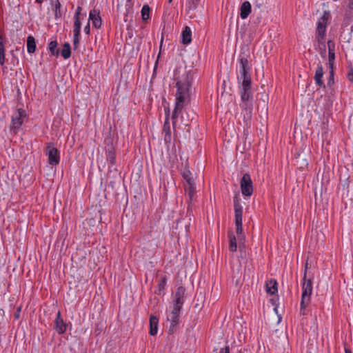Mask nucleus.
I'll use <instances>...</instances> for the list:
<instances>
[{
	"label": "nucleus",
	"mask_w": 353,
	"mask_h": 353,
	"mask_svg": "<svg viewBox=\"0 0 353 353\" xmlns=\"http://www.w3.org/2000/svg\"><path fill=\"white\" fill-rule=\"evenodd\" d=\"M278 301H279L278 296L273 297L270 299V302H271L272 305L274 307V310L275 311L276 313H277V307L279 305Z\"/></svg>",
	"instance_id": "obj_39"
},
{
	"label": "nucleus",
	"mask_w": 353,
	"mask_h": 353,
	"mask_svg": "<svg viewBox=\"0 0 353 353\" xmlns=\"http://www.w3.org/2000/svg\"><path fill=\"white\" fill-rule=\"evenodd\" d=\"M183 178L185 180L188 185H191L192 182H194V179L192 177V174L190 171V170L185 168L181 172Z\"/></svg>",
	"instance_id": "obj_26"
},
{
	"label": "nucleus",
	"mask_w": 353,
	"mask_h": 353,
	"mask_svg": "<svg viewBox=\"0 0 353 353\" xmlns=\"http://www.w3.org/2000/svg\"><path fill=\"white\" fill-rule=\"evenodd\" d=\"M165 120L163 128V133H164V134H167V132L168 134L171 133L170 125V122H169V117L170 116V112H165Z\"/></svg>",
	"instance_id": "obj_28"
},
{
	"label": "nucleus",
	"mask_w": 353,
	"mask_h": 353,
	"mask_svg": "<svg viewBox=\"0 0 353 353\" xmlns=\"http://www.w3.org/2000/svg\"><path fill=\"white\" fill-rule=\"evenodd\" d=\"M158 326H159V319L156 316L151 314L150 316V330H149V334L151 336H155L157 334Z\"/></svg>",
	"instance_id": "obj_15"
},
{
	"label": "nucleus",
	"mask_w": 353,
	"mask_h": 353,
	"mask_svg": "<svg viewBox=\"0 0 353 353\" xmlns=\"http://www.w3.org/2000/svg\"><path fill=\"white\" fill-rule=\"evenodd\" d=\"M239 63V75L237 77V79L239 83L241 101L243 103L242 108L248 109L250 108L248 103L252 99L250 68L245 57L240 58Z\"/></svg>",
	"instance_id": "obj_2"
},
{
	"label": "nucleus",
	"mask_w": 353,
	"mask_h": 353,
	"mask_svg": "<svg viewBox=\"0 0 353 353\" xmlns=\"http://www.w3.org/2000/svg\"><path fill=\"white\" fill-rule=\"evenodd\" d=\"M310 303V298H307L304 296H301V304H300V312L302 315H305V310L307 305Z\"/></svg>",
	"instance_id": "obj_25"
},
{
	"label": "nucleus",
	"mask_w": 353,
	"mask_h": 353,
	"mask_svg": "<svg viewBox=\"0 0 353 353\" xmlns=\"http://www.w3.org/2000/svg\"><path fill=\"white\" fill-rule=\"evenodd\" d=\"M106 160L110 164L109 170L111 166L116 163V152L114 148H105Z\"/></svg>",
	"instance_id": "obj_14"
},
{
	"label": "nucleus",
	"mask_w": 353,
	"mask_h": 353,
	"mask_svg": "<svg viewBox=\"0 0 353 353\" xmlns=\"http://www.w3.org/2000/svg\"><path fill=\"white\" fill-rule=\"evenodd\" d=\"M330 17V14L327 11H325L323 14L320 17L317 23L316 30V40L318 42V48L323 57H325L326 52V45L325 43V36L327 21Z\"/></svg>",
	"instance_id": "obj_3"
},
{
	"label": "nucleus",
	"mask_w": 353,
	"mask_h": 353,
	"mask_svg": "<svg viewBox=\"0 0 353 353\" xmlns=\"http://www.w3.org/2000/svg\"><path fill=\"white\" fill-rule=\"evenodd\" d=\"M21 311V307H18L17 308L16 311L14 312V316L16 319H18L20 318Z\"/></svg>",
	"instance_id": "obj_46"
},
{
	"label": "nucleus",
	"mask_w": 353,
	"mask_h": 353,
	"mask_svg": "<svg viewBox=\"0 0 353 353\" xmlns=\"http://www.w3.org/2000/svg\"><path fill=\"white\" fill-rule=\"evenodd\" d=\"M180 313V311L172 310L168 315L167 319L170 323L168 330L169 334H174L179 329Z\"/></svg>",
	"instance_id": "obj_6"
},
{
	"label": "nucleus",
	"mask_w": 353,
	"mask_h": 353,
	"mask_svg": "<svg viewBox=\"0 0 353 353\" xmlns=\"http://www.w3.org/2000/svg\"><path fill=\"white\" fill-rule=\"evenodd\" d=\"M27 50L29 53H33L36 50L35 39L32 36H28L27 38Z\"/></svg>",
	"instance_id": "obj_24"
},
{
	"label": "nucleus",
	"mask_w": 353,
	"mask_h": 353,
	"mask_svg": "<svg viewBox=\"0 0 353 353\" xmlns=\"http://www.w3.org/2000/svg\"><path fill=\"white\" fill-rule=\"evenodd\" d=\"M324 72L323 68L321 65H318L315 75H314V81L317 85H319L321 88H325V85L322 80V78L323 77Z\"/></svg>",
	"instance_id": "obj_13"
},
{
	"label": "nucleus",
	"mask_w": 353,
	"mask_h": 353,
	"mask_svg": "<svg viewBox=\"0 0 353 353\" xmlns=\"http://www.w3.org/2000/svg\"><path fill=\"white\" fill-rule=\"evenodd\" d=\"M335 60V52L328 51V65L330 69H333L334 63Z\"/></svg>",
	"instance_id": "obj_35"
},
{
	"label": "nucleus",
	"mask_w": 353,
	"mask_h": 353,
	"mask_svg": "<svg viewBox=\"0 0 353 353\" xmlns=\"http://www.w3.org/2000/svg\"><path fill=\"white\" fill-rule=\"evenodd\" d=\"M183 303L184 298H174L172 310L181 312Z\"/></svg>",
	"instance_id": "obj_30"
},
{
	"label": "nucleus",
	"mask_w": 353,
	"mask_h": 353,
	"mask_svg": "<svg viewBox=\"0 0 353 353\" xmlns=\"http://www.w3.org/2000/svg\"><path fill=\"white\" fill-rule=\"evenodd\" d=\"M81 23L80 19H74V34H80L81 32Z\"/></svg>",
	"instance_id": "obj_34"
},
{
	"label": "nucleus",
	"mask_w": 353,
	"mask_h": 353,
	"mask_svg": "<svg viewBox=\"0 0 353 353\" xmlns=\"http://www.w3.org/2000/svg\"><path fill=\"white\" fill-rule=\"evenodd\" d=\"M50 3L54 7L55 19L61 18L62 16V13L61 11V5L59 2V0H54Z\"/></svg>",
	"instance_id": "obj_23"
},
{
	"label": "nucleus",
	"mask_w": 353,
	"mask_h": 353,
	"mask_svg": "<svg viewBox=\"0 0 353 353\" xmlns=\"http://www.w3.org/2000/svg\"><path fill=\"white\" fill-rule=\"evenodd\" d=\"M262 97H263V99H261V100L259 101L258 108H261L262 110H268V107L265 104V100L268 99V96L267 94H264Z\"/></svg>",
	"instance_id": "obj_36"
},
{
	"label": "nucleus",
	"mask_w": 353,
	"mask_h": 353,
	"mask_svg": "<svg viewBox=\"0 0 353 353\" xmlns=\"http://www.w3.org/2000/svg\"><path fill=\"white\" fill-rule=\"evenodd\" d=\"M89 20H91L92 25L96 28H99L101 26V19L99 16V11L97 10H92L89 14Z\"/></svg>",
	"instance_id": "obj_12"
},
{
	"label": "nucleus",
	"mask_w": 353,
	"mask_h": 353,
	"mask_svg": "<svg viewBox=\"0 0 353 353\" xmlns=\"http://www.w3.org/2000/svg\"><path fill=\"white\" fill-rule=\"evenodd\" d=\"M171 141H172V135H171V133L168 134L167 132V134H164V142L166 143V144H169L171 143Z\"/></svg>",
	"instance_id": "obj_44"
},
{
	"label": "nucleus",
	"mask_w": 353,
	"mask_h": 353,
	"mask_svg": "<svg viewBox=\"0 0 353 353\" xmlns=\"http://www.w3.org/2000/svg\"><path fill=\"white\" fill-rule=\"evenodd\" d=\"M81 10H82L81 7H80V6L77 7L76 12H75V14H74V19H80V14H81Z\"/></svg>",
	"instance_id": "obj_47"
},
{
	"label": "nucleus",
	"mask_w": 353,
	"mask_h": 353,
	"mask_svg": "<svg viewBox=\"0 0 353 353\" xmlns=\"http://www.w3.org/2000/svg\"><path fill=\"white\" fill-rule=\"evenodd\" d=\"M327 48H328V51L334 52L335 44L332 40H329L327 41Z\"/></svg>",
	"instance_id": "obj_43"
},
{
	"label": "nucleus",
	"mask_w": 353,
	"mask_h": 353,
	"mask_svg": "<svg viewBox=\"0 0 353 353\" xmlns=\"http://www.w3.org/2000/svg\"><path fill=\"white\" fill-rule=\"evenodd\" d=\"M251 112H245V114H243V117L244 122L246 123V125H248V122H250L251 120V117H252Z\"/></svg>",
	"instance_id": "obj_40"
},
{
	"label": "nucleus",
	"mask_w": 353,
	"mask_h": 353,
	"mask_svg": "<svg viewBox=\"0 0 353 353\" xmlns=\"http://www.w3.org/2000/svg\"><path fill=\"white\" fill-rule=\"evenodd\" d=\"M347 77L348 80L350 82H353V68H349Z\"/></svg>",
	"instance_id": "obj_45"
},
{
	"label": "nucleus",
	"mask_w": 353,
	"mask_h": 353,
	"mask_svg": "<svg viewBox=\"0 0 353 353\" xmlns=\"http://www.w3.org/2000/svg\"><path fill=\"white\" fill-rule=\"evenodd\" d=\"M182 43L185 45L189 44L192 41V31L190 27L185 26L182 32Z\"/></svg>",
	"instance_id": "obj_20"
},
{
	"label": "nucleus",
	"mask_w": 353,
	"mask_h": 353,
	"mask_svg": "<svg viewBox=\"0 0 353 353\" xmlns=\"http://www.w3.org/2000/svg\"><path fill=\"white\" fill-rule=\"evenodd\" d=\"M131 0H128V1H130Z\"/></svg>",
	"instance_id": "obj_56"
},
{
	"label": "nucleus",
	"mask_w": 353,
	"mask_h": 353,
	"mask_svg": "<svg viewBox=\"0 0 353 353\" xmlns=\"http://www.w3.org/2000/svg\"><path fill=\"white\" fill-rule=\"evenodd\" d=\"M79 36H80V34H74L73 45H74V48L75 49L77 48L78 45L79 43Z\"/></svg>",
	"instance_id": "obj_42"
},
{
	"label": "nucleus",
	"mask_w": 353,
	"mask_h": 353,
	"mask_svg": "<svg viewBox=\"0 0 353 353\" xmlns=\"http://www.w3.org/2000/svg\"><path fill=\"white\" fill-rule=\"evenodd\" d=\"M347 6L350 10H353V0H348Z\"/></svg>",
	"instance_id": "obj_51"
},
{
	"label": "nucleus",
	"mask_w": 353,
	"mask_h": 353,
	"mask_svg": "<svg viewBox=\"0 0 353 353\" xmlns=\"http://www.w3.org/2000/svg\"><path fill=\"white\" fill-rule=\"evenodd\" d=\"M5 50V47H4V44H3V38L0 35V50Z\"/></svg>",
	"instance_id": "obj_50"
},
{
	"label": "nucleus",
	"mask_w": 353,
	"mask_h": 353,
	"mask_svg": "<svg viewBox=\"0 0 353 353\" xmlns=\"http://www.w3.org/2000/svg\"><path fill=\"white\" fill-rule=\"evenodd\" d=\"M334 70H333V69H330V77H329V79L327 81V85L328 87L331 88L334 85Z\"/></svg>",
	"instance_id": "obj_38"
},
{
	"label": "nucleus",
	"mask_w": 353,
	"mask_h": 353,
	"mask_svg": "<svg viewBox=\"0 0 353 353\" xmlns=\"http://www.w3.org/2000/svg\"><path fill=\"white\" fill-rule=\"evenodd\" d=\"M46 154L48 157V163L52 165H57L60 162L59 150L54 148L53 143H50L46 147Z\"/></svg>",
	"instance_id": "obj_8"
},
{
	"label": "nucleus",
	"mask_w": 353,
	"mask_h": 353,
	"mask_svg": "<svg viewBox=\"0 0 353 353\" xmlns=\"http://www.w3.org/2000/svg\"><path fill=\"white\" fill-rule=\"evenodd\" d=\"M37 3H41L43 0H35Z\"/></svg>",
	"instance_id": "obj_53"
},
{
	"label": "nucleus",
	"mask_w": 353,
	"mask_h": 353,
	"mask_svg": "<svg viewBox=\"0 0 353 353\" xmlns=\"http://www.w3.org/2000/svg\"><path fill=\"white\" fill-rule=\"evenodd\" d=\"M171 118L174 128H181L182 125L188 126L191 120L188 112H172Z\"/></svg>",
	"instance_id": "obj_5"
},
{
	"label": "nucleus",
	"mask_w": 353,
	"mask_h": 353,
	"mask_svg": "<svg viewBox=\"0 0 353 353\" xmlns=\"http://www.w3.org/2000/svg\"><path fill=\"white\" fill-rule=\"evenodd\" d=\"M68 327V324L64 322L61 317V312L59 311L56 315L54 320V330L59 334H63L65 332Z\"/></svg>",
	"instance_id": "obj_11"
},
{
	"label": "nucleus",
	"mask_w": 353,
	"mask_h": 353,
	"mask_svg": "<svg viewBox=\"0 0 353 353\" xmlns=\"http://www.w3.org/2000/svg\"><path fill=\"white\" fill-rule=\"evenodd\" d=\"M17 110H18V111L22 110V108H18Z\"/></svg>",
	"instance_id": "obj_54"
},
{
	"label": "nucleus",
	"mask_w": 353,
	"mask_h": 353,
	"mask_svg": "<svg viewBox=\"0 0 353 353\" xmlns=\"http://www.w3.org/2000/svg\"><path fill=\"white\" fill-rule=\"evenodd\" d=\"M168 278L165 275H161L158 281L157 285L155 290V294L158 295H163L164 290L166 285Z\"/></svg>",
	"instance_id": "obj_16"
},
{
	"label": "nucleus",
	"mask_w": 353,
	"mask_h": 353,
	"mask_svg": "<svg viewBox=\"0 0 353 353\" xmlns=\"http://www.w3.org/2000/svg\"><path fill=\"white\" fill-rule=\"evenodd\" d=\"M150 8L148 4L144 5L141 9V18L143 21H146L150 17Z\"/></svg>",
	"instance_id": "obj_31"
},
{
	"label": "nucleus",
	"mask_w": 353,
	"mask_h": 353,
	"mask_svg": "<svg viewBox=\"0 0 353 353\" xmlns=\"http://www.w3.org/2000/svg\"><path fill=\"white\" fill-rule=\"evenodd\" d=\"M277 282L275 279H270L266 283V292L270 294H274L278 291Z\"/></svg>",
	"instance_id": "obj_19"
},
{
	"label": "nucleus",
	"mask_w": 353,
	"mask_h": 353,
	"mask_svg": "<svg viewBox=\"0 0 353 353\" xmlns=\"http://www.w3.org/2000/svg\"><path fill=\"white\" fill-rule=\"evenodd\" d=\"M58 43L57 41H52L48 44V50H50L52 55L58 56L59 54V50L57 48Z\"/></svg>",
	"instance_id": "obj_27"
},
{
	"label": "nucleus",
	"mask_w": 353,
	"mask_h": 353,
	"mask_svg": "<svg viewBox=\"0 0 353 353\" xmlns=\"http://www.w3.org/2000/svg\"><path fill=\"white\" fill-rule=\"evenodd\" d=\"M219 353H230L229 346H225V347L221 348Z\"/></svg>",
	"instance_id": "obj_48"
},
{
	"label": "nucleus",
	"mask_w": 353,
	"mask_h": 353,
	"mask_svg": "<svg viewBox=\"0 0 353 353\" xmlns=\"http://www.w3.org/2000/svg\"><path fill=\"white\" fill-rule=\"evenodd\" d=\"M228 235V238H229V241H230L229 250L232 252H236L237 243H236V238L234 234L232 232H229Z\"/></svg>",
	"instance_id": "obj_21"
},
{
	"label": "nucleus",
	"mask_w": 353,
	"mask_h": 353,
	"mask_svg": "<svg viewBox=\"0 0 353 353\" xmlns=\"http://www.w3.org/2000/svg\"><path fill=\"white\" fill-rule=\"evenodd\" d=\"M345 353H352L351 350L349 348H345Z\"/></svg>",
	"instance_id": "obj_52"
},
{
	"label": "nucleus",
	"mask_w": 353,
	"mask_h": 353,
	"mask_svg": "<svg viewBox=\"0 0 353 353\" xmlns=\"http://www.w3.org/2000/svg\"><path fill=\"white\" fill-rule=\"evenodd\" d=\"M235 226H236V233L238 236V239L240 243L239 248L241 250V244H244L245 241V236L243 232V226H242V221L235 222Z\"/></svg>",
	"instance_id": "obj_17"
},
{
	"label": "nucleus",
	"mask_w": 353,
	"mask_h": 353,
	"mask_svg": "<svg viewBox=\"0 0 353 353\" xmlns=\"http://www.w3.org/2000/svg\"><path fill=\"white\" fill-rule=\"evenodd\" d=\"M114 132H112V128L110 127L109 131L108 132L105 139L104 143L106 145L105 148H114L113 146V141H114Z\"/></svg>",
	"instance_id": "obj_22"
},
{
	"label": "nucleus",
	"mask_w": 353,
	"mask_h": 353,
	"mask_svg": "<svg viewBox=\"0 0 353 353\" xmlns=\"http://www.w3.org/2000/svg\"><path fill=\"white\" fill-rule=\"evenodd\" d=\"M241 198L239 193H236L234 198V222L242 221L243 216V206L241 204Z\"/></svg>",
	"instance_id": "obj_9"
},
{
	"label": "nucleus",
	"mask_w": 353,
	"mask_h": 353,
	"mask_svg": "<svg viewBox=\"0 0 353 353\" xmlns=\"http://www.w3.org/2000/svg\"><path fill=\"white\" fill-rule=\"evenodd\" d=\"M61 56L65 59H68L71 55L70 45L69 43H65L63 49L61 51Z\"/></svg>",
	"instance_id": "obj_29"
},
{
	"label": "nucleus",
	"mask_w": 353,
	"mask_h": 353,
	"mask_svg": "<svg viewBox=\"0 0 353 353\" xmlns=\"http://www.w3.org/2000/svg\"><path fill=\"white\" fill-rule=\"evenodd\" d=\"M185 289L183 286H180L176 289L174 294V298H184Z\"/></svg>",
	"instance_id": "obj_37"
},
{
	"label": "nucleus",
	"mask_w": 353,
	"mask_h": 353,
	"mask_svg": "<svg viewBox=\"0 0 353 353\" xmlns=\"http://www.w3.org/2000/svg\"><path fill=\"white\" fill-rule=\"evenodd\" d=\"M307 269V263L305 265V271H304V276H303V282L302 284V295L306 296L307 298H310V296L312 292V282L311 279H306V274Z\"/></svg>",
	"instance_id": "obj_10"
},
{
	"label": "nucleus",
	"mask_w": 353,
	"mask_h": 353,
	"mask_svg": "<svg viewBox=\"0 0 353 353\" xmlns=\"http://www.w3.org/2000/svg\"><path fill=\"white\" fill-rule=\"evenodd\" d=\"M242 194L245 196H250L253 193V185L250 175L245 173L243 175L240 181Z\"/></svg>",
	"instance_id": "obj_7"
},
{
	"label": "nucleus",
	"mask_w": 353,
	"mask_h": 353,
	"mask_svg": "<svg viewBox=\"0 0 353 353\" xmlns=\"http://www.w3.org/2000/svg\"><path fill=\"white\" fill-rule=\"evenodd\" d=\"M28 114L26 112H15L11 118V123L10 126V131L13 134H17L25 119H27Z\"/></svg>",
	"instance_id": "obj_4"
},
{
	"label": "nucleus",
	"mask_w": 353,
	"mask_h": 353,
	"mask_svg": "<svg viewBox=\"0 0 353 353\" xmlns=\"http://www.w3.org/2000/svg\"><path fill=\"white\" fill-rule=\"evenodd\" d=\"M194 76V70L188 67H179L175 70L174 79L177 90L174 110L185 108L190 102Z\"/></svg>",
	"instance_id": "obj_1"
},
{
	"label": "nucleus",
	"mask_w": 353,
	"mask_h": 353,
	"mask_svg": "<svg viewBox=\"0 0 353 353\" xmlns=\"http://www.w3.org/2000/svg\"><path fill=\"white\" fill-rule=\"evenodd\" d=\"M201 0H188L187 8L189 10H194L197 8Z\"/></svg>",
	"instance_id": "obj_32"
},
{
	"label": "nucleus",
	"mask_w": 353,
	"mask_h": 353,
	"mask_svg": "<svg viewBox=\"0 0 353 353\" xmlns=\"http://www.w3.org/2000/svg\"><path fill=\"white\" fill-rule=\"evenodd\" d=\"M188 194L191 201L195 193V183L194 181L191 183V185H188Z\"/></svg>",
	"instance_id": "obj_33"
},
{
	"label": "nucleus",
	"mask_w": 353,
	"mask_h": 353,
	"mask_svg": "<svg viewBox=\"0 0 353 353\" xmlns=\"http://www.w3.org/2000/svg\"><path fill=\"white\" fill-rule=\"evenodd\" d=\"M240 16L243 19H246L251 12V4L249 1H244L241 6Z\"/></svg>",
	"instance_id": "obj_18"
},
{
	"label": "nucleus",
	"mask_w": 353,
	"mask_h": 353,
	"mask_svg": "<svg viewBox=\"0 0 353 353\" xmlns=\"http://www.w3.org/2000/svg\"><path fill=\"white\" fill-rule=\"evenodd\" d=\"M168 1H169V3H171L172 1V0H169Z\"/></svg>",
	"instance_id": "obj_55"
},
{
	"label": "nucleus",
	"mask_w": 353,
	"mask_h": 353,
	"mask_svg": "<svg viewBox=\"0 0 353 353\" xmlns=\"http://www.w3.org/2000/svg\"><path fill=\"white\" fill-rule=\"evenodd\" d=\"M6 50H0V64L1 65H4L5 63V56H6Z\"/></svg>",
	"instance_id": "obj_41"
},
{
	"label": "nucleus",
	"mask_w": 353,
	"mask_h": 353,
	"mask_svg": "<svg viewBox=\"0 0 353 353\" xmlns=\"http://www.w3.org/2000/svg\"><path fill=\"white\" fill-rule=\"evenodd\" d=\"M90 23H88L85 27L84 28V31L86 34H90Z\"/></svg>",
	"instance_id": "obj_49"
}]
</instances>
